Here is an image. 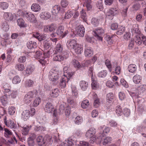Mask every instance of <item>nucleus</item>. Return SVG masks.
I'll return each instance as SVG.
<instances>
[{"mask_svg": "<svg viewBox=\"0 0 146 146\" xmlns=\"http://www.w3.org/2000/svg\"><path fill=\"white\" fill-rule=\"evenodd\" d=\"M59 77L58 74L56 72H50L49 73V78L55 85L58 83Z\"/></svg>", "mask_w": 146, "mask_h": 146, "instance_id": "obj_1", "label": "nucleus"}, {"mask_svg": "<svg viewBox=\"0 0 146 146\" xmlns=\"http://www.w3.org/2000/svg\"><path fill=\"white\" fill-rule=\"evenodd\" d=\"M94 32V36L99 40L102 41L103 37L104 35V30L101 28H98Z\"/></svg>", "mask_w": 146, "mask_h": 146, "instance_id": "obj_2", "label": "nucleus"}, {"mask_svg": "<svg viewBox=\"0 0 146 146\" xmlns=\"http://www.w3.org/2000/svg\"><path fill=\"white\" fill-rule=\"evenodd\" d=\"M57 34L62 37L65 36L68 33L67 30H64V27L63 26H60L58 27L57 31Z\"/></svg>", "mask_w": 146, "mask_h": 146, "instance_id": "obj_3", "label": "nucleus"}, {"mask_svg": "<svg viewBox=\"0 0 146 146\" xmlns=\"http://www.w3.org/2000/svg\"><path fill=\"white\" fill-rule=\"evenodd\" d=\"M76 32L79 36L82 37L84 35L85 29L82 25H79L76 27Z\"/></svg>", "mask_w": 146, "mask_h": 146, "instance_id": "obj_4", "label": "nucleus"}, {"mask_svg": "<svg viewBox=\"0 0 146 146\" xmlns=\"http://www.w3.org/2000/svg\"><path fill=\"white\" fill-rule=\"evenodd\" d=\"M34 93L32 91H30L26 94L24 98V101L26 103H30L32 101L34 96Z\"/></svg>", "mask_w": 146, "mask_h": 146, "instance_id": "obj_5", "label": "nucleus"}, {"mask_svg": "<svg viewBox=\"0 0 146 146\" xmlns=\"http://www.w3.org/2000/svg\"><path fill=\"white\" fill-rule=\"evenodd\" d=\"M77 41L75 39H70L67 41L66 45L68 48L70 50H72L75 47L77 44Z\"/></svg>", "mask_w": 146, "mask_h": 146, "instance_id": "obj_6", "label": "nucleus"}, {"mask_svg": "<svg viewBox=\"0 0 146 146\" xmlns=\"http://www.w3.org/2000/svg\"><path fill=\"white\" fill-rule=\"evenodd\" d=\"M96 129L94 128H90L88 130L86 134V136L87 138H91L95 135Z\"/></svg>", "mask_w": 146, "mask_h": 146, "instance_id": "obj_7", "label": "nucleus"}, {"mask_svg": "<svg viewBox=\"0 0 146 146\" xmlns=\"http://www.w3.org/2000/svg\"><path fill=\"white\" fill-rule=\"evenodd\" d=\"M44 109L46 112L50 113L53 111L54 106L51 103L48 102L45 105Z\"/></svg>", "mask_w": 146, "mask_h": 146, "instance_id": "obj_8", "label": "nucleus"}, {"mask_svg": "<svg viewBox=\"0 0 146 146\" xmlns=\"http://www.w3.org/2000/svg\"><path fill=\"white\" fill-rule=\"evenodd\" d=\"M42 53L40 51L36 50L35 51V58H36L40 59L39 60L40 62L43 64L45 62H46V58H44L42 59H41Z\"/></svg>", "mask_w": 146, "mask_h": 146, "instance_id": "obj_9", "label": "nucleus"}, {"mask_svg": "<svg viewBox=\"0 0 146 146\" xmlns=\"http://www.w3.org/2000/svg\"><path fill=\"white\" fill-rule=\"evenodd\" d=\"M67 77L64 76V77H62L60 80V87L62 88H64L66 86V83L68 81V80Z\"/></svg>", "mask_w": 146, "mask_h": 146, "instance_id": "obj_10", "label": "nucleus"}, {"mask_svg": "<svg viewBox=\"0 0 146 146\" xmlns=\"http://www.w3.org/2000/svg\"><path fill=\"white\" fill-rule=\"evenodd\" d=\"M59 110L60 112H63L64 111L65 114L66 115H68L70 113V108L68 107H65L63 105H61L59 108Z\"/></svg>", "mask_w": 146, "mask_h": 146, "instance_id": "obj_11", "label": "nucleus"}, {"mask_svg": "<svg viewBox=\"0 0 146 146\" xmlns=\"http://www.w3.org/2000/svg\"><path fill=\"white\" fill-rule=\"evenodd\" d=\"M91 138L90 140V143H93L94 142H96L98 143H100L102 141L101 136H100L99 137L97 138L96 135L92 137L89 138Z\"/></svg>", "mask_w": 146, "mask_h": 146, "instance_id": "obj_12", "label": "nucleus"}, {"mask_svg": "<svg viewBox=\"0 0 146 146\" xmlns=\"http://www.w3.org/2000/svg\"><path fill=\"white\" fill-rule=\"evenodd\" d=\"M114 15V12L113 11L111 10H108L106 12V16L107 18L110 20H112Z\"/></svg>", "mask_w": 146, "mask_h": 146, "instance_id": "obj_13", "label": "nucleus"}, {"mask_svg": "<svg viewBox=\"0 0 146 146\" xmlns=\"http://www.w3.org/2000/svg\"><path fill=\"white\" fill-rule=\"evenodd\" d=\"M73 49L74 50L75 52L78 54H81L83 51V48L81 45L78 44H77Z\"/></svg>", "mask_w": 146, "mask_h": 146, "instance_id": "obj_14", "label": "nucleus"}, {"mask_svg": "<svg viewBox=\"0 0 146 146\" xmlns=\"http://www.w3.org/2000/svg\"><path fill=\"white\" fill-rule=\"evenodd\" d=\"M59 91L58 88L52 89L50 93V96L53 97H57L59 95Z\"/></svg>", "mask_w": 146, "mask_h": 146, "instance_id": "obj_15", "label": "nucleus"}, {"mask_svg": "<svg viewBox=\"0 0 146 146\" xmlns=\"http://www.w3.org/2000/svg\"><path fill=\"white\" fill-rule=\"evenodd\" d=\"M4 17L6 20L9 21L13 20L14 16L10 13H5L4 14Z\"/></svg>", "mask_w": 146, "mask_h": 146, "instance_id": "obj_16", "label": "nucleus"}, {"mask_svg": "<svg viewBox=\"0 0 146 146\" xmlns=\"http://www.w3.org/2000/svg\"><path fill=\"white\" fill-rule=\"evenodd\" d=\"M30 111L28 110H25L23 111L22 113V116L25 121L27 120L30 117Z\"/></svg>", "mask_w": 146, "mask_h": 146, "instance_id": "obj_17", "label": "nucleus"}, {"mask_svg": "<svg viewBox=\"0 0 146 146\" xmlns=\"http://www.w3.org/2000/svg\"><path fill=\"white\" fill-rule=\"evenodd\" d=\"M65 58V56H62V55L55 54H54L53 60L54 61H61L62 60H63Z\"/></svg>", "mask_w": 146, "mask_h": 146, "instance_id": "obj_18", "label": "nucleus"}, {"mask_svg": "<svg viewBox=\"0 0 146 146\" xmlns=\"http://www.w3.org/2000/svg\"><path fill=\"white\" fill-rule=\"evenodd\" d=\"M36 42L32 41H29L27 43V46L29 49H35L36 47Z\"/></svg>", "mask_w": 146, "mask_h": 146, "instance_id": "obj_19", "label": "nucleus"}, {"mask_svg": "<svg viewBox=\"0 0 146 146\" xmlns=\"http://www.w3.org/2000/svg\"><path fill=\"white\" fill-rule=\"evenodd\" d=\"M88 83L85 81H82L80 82V85L81 89L83 91H85L87 88Z\"/></svg>", "mask_w": 146, "mask_h": 146, "instance_id": "obj_20", "label": "nucleus"}, {"mask_svg": "<svg viewBox=\"0 0 146 146\" xmlns=\"http://www.w3.org/2000/svg\"><path fill=\"white\" fill-rule=\"evenodd\" d=\"M17 25L21 27H27L24 21L22 18L18 19L17 21Z\"/></svg>", "mask_w": 146, "mask_h": 146, "instance_id": "obj_21", "label": "nucleus"}, {"mask_svg": "<svg viewBox=\"0 0 146 146\" xmlns=\"http://www.w3.org/2000/svg\"><path fill=\"white\" fill-rule=\"evenodd\" d=\"M1 101L2 104L4 106H5L8 103V98L7 97V94H5L0 99Z\"/></svg>", "mask_w": 146, "mask_h": 146, "instance_id": "obj_22", "label": "nucleus"}, {"mask_svg": "<svg viewBox=\"0 0 146 146\" xmlns=\"http://www.w3.org/2000/svg\"><path fill=\"white\" fill-rule=\"evenodd\" d=\"M128 69L130 72L133 73L136 71L137 66L135 64H130L129 65Z\"/></svg>", "mask_w": 146, "mask_h": 146, "instance_id": "obj_23", "label": "nucleus"}, {"mask_svg": "<svg viewBox=\"0 0 146 146\" xmlns=\"http://www.w3.org/2000/svg\"><path fill=\"white\" fill-rule=\"evenodd\" d=\"M4 122L6 125L9 127H10L11 128H14L15 127V124L13 121H12L11 120H8V122L4 119Z\"/></svg>", "mask_w": 146, "mask_h": 146, "instance_id": "obj_24", "label": "nucleus"}, {"mask_svg": "<svg viewBox=\"0 0 146 146\" xmlns=\"http://www.w3.org/2000/svg\"><path fill=\"white\" fill-rule=\"evenodd\" d=\"M44 139V137L41 136H39L38 137L36 140L39 145L41 146L45 144Z\"/></svg>", "mask_w": 146, "mask_h": 146, "instance_id": "obj_25", "label": "nucleus"}, {"mask_svg": "<svg viewBox=\"0 0 146 146\" xmlns=\"http://www.w3.org/2000/svg\"><path fill=\"white\" fill-rule=\"evenodd\" d=\"M141 77L138 75H136L133 78V81L135 84H138L140 82L141 80Z\"/></svg>", "mask_w": 146, "mask_h": 146, "instance_id": "obj_26", "label": "nucleus"}, {"mask_svg": "<svg viewBox=\"0 0 146 146\" xmlns=\"http://www.w3.org/2000/svg\"><path fill=\"white\" fill-rule=\"evenodd\" d=\"M1 28L4 31H8L9 29V28L7 23L5 21L3 22L1 24Z\"/></svg>", "mask_w": 146, "mask_h": 146, "instance_id": "obj_27", "label": "nucleus"}, {"mask_svg": "<svg viewBox=\"0 0 146 146\" xmlns=\"http://www.w3.org/2000/svg\"><path fill=\"white\" fill-rule=\"evenodd\" d=\"M125 30V27L123 26H121L118 28V31L116 32V33L118 35H121L124 32Z\"/></svg>", "mask_w": 146, "mask_h": 146, "instance_id": "obj_28", "label": "nucleus"}, {"mask_svg": "<svg viewBox=\"0 0 146 146\" xmlns=\"http://www.w3.org/2000/svg\"><path fill=\"white\" fill-rule=\"evenodd\" d=\"M30 127L27 125H25L23 127L22 130V134L24 135H26L28 134Z\"/></svg>", "mask_w": 146, "mask_h": 146, "instance_id": "obj_29", "label": "nucleus"}, {"mask_svg": "<svg viewBox=\"0 0 146 146\" xmlns=\"http://www.w3.org/2000/svg\"><path fill=\"white\" fill-rule=\"evenodd\" d=\"M89 105V101L88 100H83L81 103V105L82 108L84 109L86 108Z\"/></svg>", "mask_w": 146, "mask_h": 146, "instance_id": "obj_30", "label": "nucleus"}, {"mask_svg": "<svg viewBox=\"0 0 146 146\" xmlns=\"http://www.w3.org/2000/svg\"><path fill=\"white\" fill-rule=\"evenodd\" d=\"M93 54L92 50L90 48L86 49L85 51V54L86 56H91Z\"/></svg>", "mask_w": 146, "mask_h": 146, "instance_id": "obj_31", "label": "nucleus"}, {"mask_svg": "<svg viewBox=\"0 0 146 146\" xmlns=\"http://www.w3.org/2000/svg\"><path fill=\"white\" fill-rule=\"evenodd\" d=\"M67 101L68 104L71 106L72 107L76 105V101L71 98H68Z\"/></svg>", "mask_w": 146, "mask_h": 146, "instance_id": "obj_32", "label": "nucleus"}, {"mask_svg": "<svg viewBox=\"0 0 146 146\" xmlns=\"http://www.w3.org/2000/svg\"><path fill=\"white\" fill-rule=\"evenodd\" d=\"M114 98V95L112 93H110L107 95L106 99L107 101L109 103L111 102Z\"/></svg>", "mask_w": 146, "mask_h": 146, "instance_id": "obj_33", "label": "nucleus"}, {"mask_svg": "<svg viewBox=\"0 0 146 146\" xmlns=\"http://www.w3.org/2000/svg\"><path fill=\"white\" fill-rule=\"evenodd\" d=\"M21 79L18 76H16L13 79L12 82L13 84H17L20 82Z\"/></svg>", "mask_w": 146, "mask_h": 146, "instance_id": "obj_34", "label": "nucleus"}, {"mask_svg": "<svg viewBox=\"0 0 146 146\" xmlns=\"http://www.w3.org/2000/svg\"><path fill=\"white\" fill-rule=\"evenodd\" d=\"M43 45L45 49H47L50 47L51 43L50 41L45 40L44 41Z\"/></svg>", "mask_w": 146, "mask_h": 146, "instance_id": "obj_35", "label": "nucleus"}, {"mask_svg": "<svg viewBox=\"0 0 146 146\" xmlns=\"http://www.w3.org/2000/svg\"><path fill=\"white\" fill-rule=\"evenodd\" d=\"M81 17L85 22L87 21V18L86 12L84 11V10H82L81 11Z\"/></svg>", "mask_w": 146, "mask_h": 146, "instance_id": "obj_36", "label": "nucleus"}, {"mask_svg": "<svg viewBox=\"0 0 146 146\" xmlns=\"http://www.w3.org/2000/svg\"><path fill=\"white\" fill-rule=\"evenodd\" d=\"M133 28L131 30V32L133 34L139 33V31L137 25H135L133 26Z\"/></svg>", "mask_w": 146, "mask_h": 146, "instance_id": "obj_37", "label": "nucleus"}, {"mask_svg": "<svg viewBox=\"0 0 146 146\" xmlns=\"http://www.w3.org/2000/svg\"><path fill=\"white\" fill-rule=\"evenodd\" d=\"M41 102V99L39 97H38L35 98L34 100L33 105L34 107H36L39 105Z\"/></svg>", "mask_w": 146, "mask_h": 146, "instance_id": "obj_38", "label": "nucleus"}, {"mask_svg": "<svg viewBox=\"0 0 146 146\" xmlns=\"http://www.w3.org/2000/svg\"><path fill=\"white\" fill-rule=\"evenodd\" d=\"M115 111L117 115H120L122 113V111L121 106H118L115 108Z\"/></svg>", "mask_w": 146, "mask_h": 146, "instance_id": "obj_39", "label": "nucleus"}, {"mask_svg": "<svg viewBox=\"0 0 146 146\" xmlns=\"http://www.w3.org/2000/svg\"><path fill=\"white\" fill-rule=\"evenodd\" d=\"M51 17V15L50 13H42L40 15V17L42 19H47Z\"/></svg>", "mask_w": 146, "mask_h": 146, "instance_id": "obj_40", "label": "nucleus"}, {"mask_svg": "<svg viewBox=\"0 0 146 146\" xmlns=\"http://www.w3.org/2000/svg\"><path fill=\"white\" fill-rule=\"evenodd\" d=\"M72 64L76 68H79L81 66L80 62L78 60L75 59H74L72 60Z\"/></svg>", "mask_w": 146, "mask_h": 146, "instance_id": "obj_41", "label": "nucleus"}, {"mask_svg": "<svg viewBox=\"0 0 146 146\" xmlns=\"http://www.w3.org/2000/svg\"><path fill=\"white\" fill-rule=\"evenodd\" d=\"M30 17L28 19V20L31 23H36L37 21L35 15L33 14H32L30 15Z\"/></svg>", "mask_w": 146, "mask_h": 146, "instance_id": "obj_42", "label": "nucleus"}, {"mask_svg": "<svg viewBox=\"0 0 146 146\" xmlns=\"http://www.w3.org/2000/svg\"><path fill=\"white\" fill-rule=\"evenodd\" d=\"M34 68L31 66H29L27 67L26 70V73L27 74H30L33 71Z\"/></svg>", "mask_w": 146, "mask_h": 146, "instance_id": "obj_43", "label": "nucleus"}, {"mask_svg": "<svg viewBox=\"0 0 146 146\" xmlns=\"http://www.w3.org/2000/svg\"><path fill=\"white\" fill-rule=\"evenodd\" d=\"M102 140L104 139V141L103 142V144L106 145L108 143L110 142L111 140V138L110 137H107L106 138H104V137L103 138L101 136Z\"/></svg>", "mask_w": 146, "mask_h": 146, "instance_id": "obj_44", "label": "nucleus"}, {"mask_svg": "<svg viewBox=\"0 0 146 146\" xmlns=\"http://www.w3.org/2000/svg\"><path fill=\"white\" fill-rule=\"evenodd\" d=\"M45 143H51L52 141V137L48 135H46L44 137Z\"/></svg>", "mask_w": 146, "mask_h": 146, "instance_id": "obj_45", "label": "nucleus"}, {"mask_svg": "<svg viewBox=\"0 0 146 146\" xmlns=\"http://www.w3.org/2000/svg\"><path fill=\"white\" fill-rule=\"evenodd\" d=\"M15 68L19 71H23L25 67L23 64H17L15 66Z\"/></svg>", "mask_w": 146, "mask_h": 146, "instance_id": "obj_46", "label": "nucleus"}, {"mask_svg": "<svg viewBox=\"0 0 146 146\" xmlns=\"http://www.w3.org/2000/svg\"><path fill=\"white\" fill-rule=\"evenodd\" d=\"M63 50V48L61 44H58L56 45V51L58 52H61Z\"/></svg>", "mask_w": 146, "mask_h": 146, "instance_id": "obj_47", "label": "nucleus"}, {"mask_svg": "<svg viewBox=\"0 0 146 146\" xmlns=\"http://www.w3.org/2000/svg\"><path fill=\"white\" fill-rule=\"evenodd\" d=\"M105 64L109 69L110 71L111 72L112 71V67L110 61L108 59H107L106 60Z\"/></svg>", "mask_w": 146, "mask_h": 146, "instance_id": "obj_48", "label": "nucleus"}, {"mask_svg": "<svg viewBox=\"0 0 146 146\" xmlns=\"http://www.w3.org/2000/svg\"><path fill=\"white\" fill-rule=\"evenodd\" d=\"M92 83L91 84L92 87L93 89H96L97 87H98V85L97 83L95 80L94 78H91Z\"/></svg>", "mask_w": 146, "mask_h": 146, "instance_id": "obj_49", "label": "nucleus"}, {"mask_svg": "<svg viewBox=\"0 0 146 146\" xmlns=\"http://www.w3.org/2000/svg\"><path fill=\"white\" fill-rule=\"evenodd\" d=\"M135 42L138 45H140L141 44L142 41L141 38L139 36H135Z\"/></svg>", "mask_w": 146, "mask_h": 146, "instance_id": "obj_50", "label": "nucleus"}, {"mask_svg": "<svg viewBox=\"0 0 146 146\" xmlns=\"http://www.w3.org/2000/svg\"><path fill=\"white\" fill-rule=\"evenodd\" d=\"M56 111L55 110H54L53 113V121L54 123L55 124H56L58 122V120L57 117Z\"/></svg>", "mask_w": 146, "mask_h": 146, "instance_id": "obj_51", "label": "nucleus"}, {"mask_svg": "<svg viewBox=\"0 0 146 146\" xmlns=\"http://www.w3.org/2000/svg\"><path fill=\"white\" fill-rule=\"evenodd\" d=\"M34 84L33 81L31 80H28L25 82V86L27 87H31Z\"/></svg>", "mask_w": 146, "mask_h": 146, "instance_id": "obj_52", "label": "nucleus"}, {"mask_svg": "<svg viewBox=\"0 0 146 146\" xmlns=\"http://www.w3.org/2000/svg\"><path fill=\"white\" fill-rule=\"evenodd\" d=\"M112 37H111L109 35H108L105 36V40L108 44H111L112 43Z\"/></svg>", "mask_w": 146, "mask_h": 146, "instance_id": "obj_53", "label": "nucleus"}, {"mask_svg": "<svg viewBox=\"0 0 146 146\" xmlns=\"http://www.w3.org/2000/svg\"><path fill=\"white\" fill-rule=\"evenodd\" d=\"M72 88L73 95L76 98L78 96V93L76 87L73 86L72 87Z\"/></svg>", "mask_w": 146, "mask_h": 146, "instance_id": "obj_54", "label": "nucleus"}, {"mask_svg": "<svg viewBox=\"0 0 146 146\" xmlns=\"http://www.w3.org/2000/svg\"><path fill=\"white\" fill-rule=\"evenodd\" d=\"M91 22L92 24L94 25L95 26H97L99 24L98 21V19L95 18H93L91 20Z\"/></svg>", "mask_w": 146, "mask_h": 146, "instance_id": "obj_55", "label": "nucleus"}, {"mask_svg": "<svg viewBox=\"0 0 146 146\" xmlns=\"http://www.w3.org/2000/svg\"><path fill=\"white\" fill-rule=\"evenodd\" d=\"M8 6V4L6 2H1L0 3V7L3 9H6Z\"/></svg>", "mask_w": 146, "mask_h": 146, "instance_id": "obj_56", "label": "nucleus"}, {"mask_svg": "<svg viewBox=\"0 0 146 146\" xmlns=\"http://www.w3.org/2000/svg\"><path fill=\"white\" fill-rule=\"evenodd\" d=\"M82 121V117L79 116L76 118L75 120L76 123L78 124H80Z\"/></svg>", "mask_w": 146, "mask_h": 146, "instance_id": "obj_57", "label": "nucleus"}, {"mask_svg": "<svg viewBox=\"0 0 146 146\" xmlns=\"http://www.w3.org/2000/svg\"><path fill=\"white\" fill-rule=\"evenodd\" d=\"M31 9H40V6L36 3H33L31 6Z\"/></svg>", "mask_w": 146, "mask_h": 146, "instance_id": "obj_58", "label": "nucleus"}, {"mask_svg": "<svg viewBox=\"0 0 146 146\" xmlns=\"http://www.w3.org/2000/svg\"><path fill=\"white\" fill-rule=\"evenodd\" d=\"M61 4L62 7L65 8L68 5V3L66 0H62L61 1Z\"/></svg>", "mask_w": 146, "mask_h": 146, "instance_id": "obj_59", "label": "nucleus"}, {"mask_svg": "<svg viewBox=\"0 0 146 146\" xmlns=\"http://www.w3.org/2000/svg\"><path fill=\"white\" fill-rule=\"evenodd\" d=\"M73 15L72 12L68 10L67 12L65 14L64 18L65 19H68L70 18Z\"/></svg>", "mask_w": 146, "mask_h": 146, "instance_id": "obj_60", "label": "nucleus"}, {"mask_svg": "<svg viewBox=\"0 0 146 146\" xmlns=\"http://www.w3.org/2000/svg\"><path fill=\"white\" fill-rule=\"evenodd\" d=\"M100 104V102L98 98H96L94 99V106L95 108H97L98 107Z\"/></svg>", "mask_w": 146, "mask_h": 146, "instance_id": "obj_61", "label": "nucleus"}, {"mask_svg": "<svg viewBox=\"0 0 146 146\" xmlns=\"http://www.w3.org/2000/svg\"><path fill=\"white\" fill-rule=\"evenodd\" d=\"M107 73L106 72L103 71V72H101L98 74V76L99 77L103 78L105 77L107 75Z\"/></svg>", "mask_w": 146, "mask_h": 146, "instance_id": "obj_62", "label": "nucleus"}, {"mask_svg": "<svg viewBox=\"0 0 146 146\" xmlns=\"http://www.w3.org/2000/svg\"><path fill=\"white\" fill-rule=\"evenodd\" d=\"M49 32H52L54 31L56 28V27L55 25L52 24L49 25Z\"/></svg>", "mask_w": 146, "mask_h": 146, "instance_id": "obj_63", "label": "nucleus"}, {"mask_svg": "<svg viewBox=\"0 0 146 146\" xmlns=\"http://www.w3.org/2000/svg\"><path fill=\"white\" fill-rule=\"evenodd\" d=\"M73 143L70 140H68V141H66L64 143V146H72L73 145Z\"/></svg>", "mask_w": 146, "mask_h": 146, "instance_id": "obj_64", "label": "nucleus"}]
</instances>
